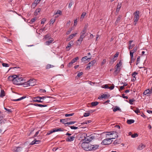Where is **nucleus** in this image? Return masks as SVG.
Segmentation results:
<instances>
[{"instance_id": "obj_2", "label": "nucleus", "mask_w": 152, "mask_h": 152, "mask_svg": "<svg viewBox=\"0 0 152 152\" xmlns=\"http://www.w3.org/2000/svg\"><path fill=\"white\" fill-rule=\"evenodd\" d=\"M105 137H108V136H109V138H111L112 137L113 138L112 139H115L118 137V133L116 132L112 131L109 132H106Z\"/></svg>"}, {"instance_id": "obj_51", "label": "nucleus", "mask_w": 152, "mask_h": 152, "mask_svg": "<svg viewBox=\"0 0 152 152\" xmlns=\"http://www.w3.org/2000/svg\"><path fill=\"white\" fill-rule=\"evenodd\" d=\"M39 130L38 131H37L36 132L35 134L34 135L33 138H34L35 137L37 136V135L39 134Z\"/></svg>"}, {"instance_id": "obj_21", "label": "nucleus", "mask_w": 152, "mask_h": 152, "mask_svg": "<svg viewBox=\"0 0 152 152\" xmlns=\"http://www.w3.org/2000/svg\"><path fill=\"white\" fill-rule=\"evenodd\" d=\"M151 91H150L149 89H147L145 90L143 93V94L144 95H146L148 94H151Z\"/></svg>"}, {"instance_id": "obj_56", "label": "nucleus", "mask_w": 152, "mask_h": 152, "mask_svg": "<svg viewBox=\"0 0 152 152\" xmlns=\"http://www.w3.org/2000/svg\"><path fill=\"white\" fill-rule=\"evenodd\" d=\"M138 74V73L136 72H134L132 74V75L133 76V77H135V76L136 75Z\"/></svg>"}, {"instance_id": "obj_11", "label": "nucleus", "mask_w": 152, "mask_h": 152, "mask_svg": "<svg viewBox=\"0 0 152 152\" xmlns=\"http://www.w3.org/2000/svg\"><path fill=\"white\" fill-rule=\"evenodd\" d=\"M75 136H68L66 139V141L67 142H71L73 141L75 138Z\"/></svg>"}, {"instance_id": "obj_64", "label": "nucleus", "mask_w": 152, "mask_h": 152, "mask_svg": "<svg viewBox=\"0 0 152 152\" xmlns=\"http://www.w3.org/2000/svg\"><path fill=\"white\" fill-rule=\"evenodd\" d=\"M106 60L105 59H104L103 60L101 63V65L102 66L105 64L106 63Z\"/></svg>"}, {"instance_id": "obj_61", "label": "nucleus", "mask_w": 152, "mask_h": 152, "mask_svg": "<svg viewBox=\"0 0 152 152\" xmlns=\"http://www.w3.org/2000/svg\"><path fill=\"white\" fill-rule=\"evenodd\" d=\"M120 108L118 107H115L113 109L114 112H115L118 110H119Z\"/></svg>"}, {"instance_id": "obj_28", "label": "nucleus", "mask_w": 152, "mask_h": 152, "mask_svg": "<svg viewBox=\"0 0 152 152\" xmlns=\"http://www.w3.org/2000/svg\"><path fill=\"white\" fill-rule=\"evenodd\" d=\"M134 120L133 119L128 120L127 121V123L128 124H130L134 122Z\"/></svg>"}, {"instance_id": "obj_46", "label": "nucleus", "mask_w": 152, "mask_h": 152, "mask_svg": "<svg viewBox=\"0 0 152 152\" xmlns=\"http://www.w3.org/2000/svg\"><path fill=\"white\" fill-rule=\"evenodd\" d=\"M39 91L41 93H45L46 91L45 90L43 89H40L39 90Z\"/></svg>"}, {"instance_id": "obj_58", "label": "nucleus", "mask_w": 152, "mask_h": 152, "mask_svg": "<svg viewBox=\"0 0 152 152\" xmlns=\"http://www.w3.org/2000/svg\"><path fill=\"white\" fill-rule=\"evenodd\" d=\"M88 83L92 86H94L95 84V83L94 82H92L90 81H89L88 82Z\"/></svg>"}, {"instance_id": "obj_36", "label": "nucleus", "mask_w": 152, "mask_h": 152, "mask_svg": "<svg viewBox=\"0 0 152 152\" xmlns=\"http://www.w3.org/2000/svg\"><path fill=\"white\" fill-rule=\"evenodd\" d=\"M86 13L85 12H83L81 15V17H80V19H83V18H84V17L86 16Z\"/></svg>"}, {"instance_id": "obj_53", "label": "nucleus", "mask_w": 152, "mask_h": 152, "mask_svg": "<svg viewBox=\"0 0 152 152\" xmlns=\"http://www.w3.org/2000/svg\"><path fill=\"white\" fill-rule=\"evenodd\" d=\"M90 115V113L89 112H87L84 113V117H87L89 116Z\"/></svg>"}, {"instance_id": "obj_31", "label": "nucleus", "mask_w": 152, "mask_h": 152, "mask_svg": "<svg viewBox=\"0 0 152 152\" xmlns=\"http://www.w3.org/2000/svg\"><path fill=\"white\" fill-rule=\"evenodd\" d=\"M83 40L81 39H80V38H79L77 40V45H80L82 43V41Z\"/></svg>"}, {"instance_id": "obj_33", "label": "nucleus", "mask_w": 152, "mask_h": 152, "mask_svg": "<svg viewBox=\"0 0 152 152\" xmlns=\"http://www.w3.org/2000/svg\"><path fill=\"white\" fill-rule=\"evenodd\" d=\"M40 100H42V99L44 100L45 99H46L47 98H51V97L50 96H42V97H40L39 96V97H38Z\"/></svg>"}, {"instance_id": "obj_63", "label": "nucleus", "mask_w": 152, "mask_h": 152, "mask_svg": "<svg viewBox=\"0 0 152 152\" xmlns=\"http://www.w3.org/2000/svg\"><path fill=\"white\" fill-rule=\"evenodd\" d=\"M83 74V73L82 72H80L77 73V76L78 77H80L81 75H82Z\"/></svg>"}, {"instance_id": "obj_23", "label": "nucleus", "mask_w": 152, "mask_h": 152, "mask_svg": "<svg viewBox=\"0 0 152 152\" xmlns=\"http://www.w3.org/2000/svg\"><path fill=\"white\" fill-rule=\"evenodd\" d=\"M21 85H23L24 87H27L29 86V83L28 81L26 82L21 83Z\"/></svg>"}, {"instance_id": "obj_54", "label": "nucleus", "mask_w": 152, "mask_h": 152, "mask_svg": "<svg viewBox=\"0 0 152 152\" xmlns=\"http://www.w3.org/2000/svg\"><path fill=\"white\" fill-rule=\"evenodd\" d=\"M135 100L134 99H131L129 100V102L130 104H133V102Z\"/></svg>"}, {"instance_id": "obj_20", "label": "nucleus", "mask_w": 152, "mask_h": 152, "mask_svg": "<svg viewBox=\"0 0 152 152\" xmlns=\"http://www.w3.org/2000/svg\"><path fill=\"white\" fill-rule=\"evenodd\" d=\"M133 41L131 40V41H130L129 42V49H132V48L133 47H134L135 46V45L134 44H133V45H131L132 42Z\"/></svg>"}, {"instance_id": "obj_13", "label": "nucleus", "mask_w": 152, "mask_h": 152, "mask_svg": "<svg viewBox=\"0 0 152 152\" xmlns=\"http://www.w3.org/2000/svg\"><path fill=\"white\" fill-rule=\"evenodd\" d=\"M145 147V145L142 143H141L138 146L137 149L138 150H141L144 148Z\"/></svg>"}, {"instance_id": "obj_4", "label": "nucleus", "mask_w": 152, "mask_h": 152, "mask_svg": "<svg viewBox=\"0 0 152 152\" xmlns=\"http://www.w3.org/2000/svg\"><path fill=\"white\" fill-rule=\"evenodd\" d=\"M134 25H136L137 24V22L139 18V12L138 11H136L134 13Z\"/></svg>"}, {"instance_id": "obj_10", "label": "nucleus", "mask_w": 152, "mask_h": 152, "mask_svg": "<svg viewBox=\"0 0 152 152\" xmlns=\"http://www.w3.org/2000/svg\"><path fill=\"white\" fill-rule=\"evenodd\" d=\"M50 132V133L51 134V133L58 131H63V130H62L61 128H54L50 130L49 131Z\"/></svg>"}, {"instance_id": "obj_16", "label": "nucleus", "mask_w": 152, "mask_h": 152, "mask_svg": "<svg viewBox=\"0 0 152 152\" xmlns=\"http://www.w3.org/2000/svg\"><path fill=\"white\" fill-rule=\"evenodd\" d=\"M94 60L93 61H92L90 62L87 65L86 68L88 69L91 66H93L94 64Z\"/></svg>"}, {"instance_id": "obj_32", "label": "nucleus", "mask_w": 152, "mask_h": 152, "mask_svg": "<svg viewBox=\"0 0 152 152\" xmlns=\"http://www.w3.org/2000/svg\"><path fill=\"white\" fill-rule=\"evenodd\" d=\"M79 58L78 57H76L72 60L71 61L73 64L77 61L78 59Z\"/></svg>"}, {"instance_id": "obj_38", "label": "nucleus", "mask_w": 152, "mask_h": 152, "mask_svg": "<svg viewBox=\"0 0 152 152\" xmlns=\"http://www.w3.org/2000/svg\"><path fill=\"white\" fill-rule=\"evenodd\" d=\"M84 34L81 33H80V39H82L83 40V38L85 37V35Z\"/></svg>"}, {"instance_id": "obj_7", "label": "nucleus", "mask_w": 152, "mask_h": 152, "mask_svg": "<svg viewBox=\"0 0 152 152\" xmlns=\"http://www.w3.org/2000/svg\"><path fill=\"white\" fill-rule=\"evenodd\" d=\"M122 65V63L120 61L115 66V72L118 73L120 70V68H119Z\"/></svg>"}, {"instance_id": "obj_45", "label": "nucleus", "mask_w": 152, "mask_h": 152, "mask_svg": "<svg viewBox=\"0 0 152 152\" xmlns=\"http://www.w3.org/2000/svg\"><path fill=\"white\" fill-rule=\"evenodd\" d=\"M87 28V26H85L84 28L83 29V30L82 31V32L81 33H83L85 34L86 32V29Z\"/></svg>"}, {"instance_id": "obj_47", "label": "nucleus", "mask_w": 152, "mask_h": 152, "mask_svg": "<svg viewBox=\"0 0 152 152\" xmlns=\"http://www.w3.org/2000/svg\"><path fill=\"white\" fill-rule=\"evenodd\" d=\"M2 64L4 67H7L9 66V65L8 64L5 63H3Z\"/></svg>"}, {"instance_id": "obj_39", "label": "nucleus", "mask_w": 152, "mask_h": 152, "mask_svg": "<svg viewBox=\"0 0 152 152\" xmlns=\"http://www.w3.org/2000/svg\"><path fill=\"white\" fill-rule=\"evenodd\" d=\"M84 34L81 33H80V39H82L83 40V38L85 37V35Z\"/></svg>"}, {"instance_id": "obj_50", "label": "nucleus", "mask_w": 152, "mask_h": 152, "mask_svg": "<svg viewBox=\"0 0 152 152\" xmlns=\"http://www.w3.org/2000/svg\"><path fill=\"white\" fill-rule=\"evenodd\" d=\"M70 128L72 129H78V127H77L75 126H69Z\"/></svg>"}, {"instance_id": "obj_3", "label": "nucleus", "mask_w": 152, "mask_h": 152, "mask_svg": "<svg viewBox=\"0 0 152 152\" xmlns=\"http://www.w3.org/2000/svg\"><path fill=\"white\" fill-rule=\"evenodd\" d=\"M14 77H15V78L14 80V84L18 85H21V83H20V82L23 81V78L19 77L18 76L16 75H14Z\"/></svg>"}, {"instance_id": "obj_59", "label": "nucleus", "mask_w": 152, "mask_h": 152, "mask_svg": "<svg viewBox=\"0 0 152 152\" xmlns=\"http://www.w3.org/2000/svg\"><path fill=\"white\" fill-rule=\"evenodd\" d=\"M140 56H138V57L137 58V59L136 65H137L139 63V61H140Z\"/></svg>"}, {"instance_id": "obj_8", "label": "nucleus", "mask_w": 152, "mask_h": 152, "mask_svg": "<svg viewBox=\"0 0 152 152\" xmlns=\"http://www.w3.org/2000/svg\"><path fill=\"white\" fill-rule=\"evenodd\" d=\"M39 97V96L33 97L32 99V102H40L43 103V101L40 100V99L38 98Z\"/></svg>"}, {"instance_id": "obj_12", "label": "nucleus", "mask_w": 152, "mask_h": 152, "mask_svg": "<svg viewBox=\"0 0 152 152\" xmlns=\"http://www.w3.org/2000/svg\"><path fill=\"white\" fill-rule=\"evenodd\" d=\"M28 81L29 83V86H32L34 85V83H35L36 80L35 79H31L29 80Z\"/></svg>"}, {"instance_id": "obj_62", "label": "nucleus", "mask_w": 152, "mask_h": 152, "mask_svg": "<svg viewBox=\"0 0 152 152\" xmlns=\"http://www.w3.org/2000/svg\"><path fill=\"white\" fill-rule=\"evenodd\" d=\"M132 53L131 51H130V56L131 57V59H132V58H133V53Z\"/></svg>"}, {"instance_id": "obj_60", "label": "nucleus", "mask_w": 152, "mask_h": 152, "mask_svg": "<svg viewBox=\"0 0 152 152\" xmlns=\"http://www.w3.org/2000/svg\"><path fill=\"white\" fill-rule=\"evenodd\" d=\"M62 13L61 12V10H58L56 13H55L56 15L59 14L61 15Z\"/></svg>"}, {"instance_id": "obj_15", "label": "nucleus", "mask_w": 152, "mask_h": 152, "mask_svg": "<svg viewBox=\"0 0 152 152\" xmlns=\"http://www.w3.org/2000/svg\"><path fill=\"white\" fill-rule=\"evenodd\" d=\"M15 77H14V75L12 76H10L8 77V79L10 81H12V82L14 84V80L15 79Z\"/></svg>"}, {"instance_id": "obj_52", "label": "nucleus", "mask_w": 152, "mask_h": 152, "mask_svg": "<svg viewBox=\"0 0 152 152\" xmlns=\"http://www.w3.org/2000/svg\"><path fill=\"white\" fill-rule=\"evenodd\" d=\"M73 4V2L72 1H71L70 3H69L68 5V8H70L72 4Z\"/></svg>"}, {"instance_id": "obj_22", "label": "nucleus", "mask_w": 152, "mask_h": 152, "mask_svg": "<svg viewBox=\"0 0 152 152\" xmlns=\"http://www.w3.org/2000/svg\"><path fill=\"white\" fill-rule=\"evenodd\" d=\"M26 97V96H23L22 97H21L19 99H13V100H12L13 101H20L21 100H22L25 98Z\"/></svg>"}, {"instance_id": "obj_43", "label": "nucleus", "mask_w": 152, "mask_h": 152, "mask_svg": "<svg viewBox=\"0 0 152 152\" xmlns=\"http://www.w3.org/2000/svg\"><path fill=\"white\" fill-rule=\"evenodd\" d=\"M113 143V144L114 145H117V144H120V142L118 140H115L114 141V142Z\"/></svg>"}, {"instance_id": "obj_57", "label": "nucleus", "mask_w": 152, "mask_h": 152, "mask_svg": "<svg viewBox=\"0 0 152 152\" xmlns=\"http://www.w3.org/2000/svg\"><path fill=\"white\" fill-rule=\"evenodd\" d=\"M4 109L8 112V113H10L12 112V111L11 109H7L6 107H4Z\"/></svg>"}, {"instance_id": "obj_35", "label": "nucleus", "mask_w": 152, "mask_h": 152, "mask_svg": "<svg viewBox=\"0 0 152 152\" xmlns=\"http://www.w3.org/2000/svg\"><path fill=\"white\" fill-rule=\"evenodd\" d=\"M73 42L72 41H71L68 44V45L66 47V49H67L68 48H69L71 47L72 46L71 44Z\"/></svg>"}, {"instance_id": "obj_25", "label": "nucleus", "mask_w": 152, "mask_h": 152, "mask_svg": "<svg viewBox=\"0 0 152 152\" xmlns=\"http://www.w3.org/2000/svg\"><path fill=\"white\" fill-rule=\"evenodd\" d=\"M22 150V148L20 147H16V149L15 150V152H20Z\"/></svg>"}, {"instance_id": "obj_48", "label": "nucleus", "mask_w": 152, "mask_h": 152, "mask_svg": "<svg viewBox=\"0 0 152 152\" xmlns=\"http://www.w3.org/2000/svg\"><path fill=\"white\" fill-rule=\"evenodd\" d=\"M136 110H134V111L137 114H138V113H140V111L138 109V108H136Z\"/></svg>"}, {"instance_id": "obj_17", "label": "nucleus", "mask_w": 152, "mask_h": 152, "mask_svg": "<svg viewBox=\"0 0 152 152\" xmlns=\"http://www.w3.org/2000/svg\"><path fill=\"white\" fill-rule=\"evenodd\" d=\"M34 105L36 106H38L40 107H47V106L46 105H44L40 104H38L37 103H35L33 104Z\"/></svg>"}, {"instance_id": "obj_19", "label": "nucleus", "mask_w": 152, "mask_h": 152, "mask_svg": "<svg viewBox=\"0 0 152 152\" xmlns=\"http://www.w3.org/2000/svg\"><path fill=\"white\" fill-rule=\"evenodd\" d=\"M44 38L45 40H49L51 39H53L51 38L50 36L48 34H47L44 36Z\"/></svg>"}, {"instance_id": "obj_5", "label": "nucleus", "mask_w": 152, "mask_h": 152, "mask_svg": "<svg viewBox=\"0 0 152 152\" xmlns=\"http://www.w3.org/2000/svg\"><path fill=\"white\" fill-rule=\"evenodd\" d=\"M106 138H107L106 139L103 140L101 142L102 144L104 145H109L112 143V141H110V140L112 139L113 137H112L111 138H108V137Z\"/></svg>"}, {"instance_id": "obj_24", "label": "nucleus", "mask_w": 152, "mask_h": 152, "mask_svg": "<svg viewBox=\"0 0 152 152\" xmlns=\"http://www.w3.org/2000/svg\"><path fill=\"white\" fill-rule=\"evenodd\" d=\"M41 9L39 8L37 9L35 11L34 13L35 15H37L38 13H39L41 11Z\"/></svg>"}, {"instance_id": "obj_18", "label": "nucleus", "mask_w": 152, "mask_h": 152, "mask_svg": "<svg viewBox=\"0 0 152 152\" xmlns=\"http://www.w3.org/2000/svg\"><path fill=\"white\" fill-rule=\"evenodd\" d=\"M53 41V39H51L45 42V45H50L52 42Z\"/></svg>"}, {"instance_id": "obj_42", "label": "nucleus", "mask_w": 152, "mask_h": 152, "mask_svg": "<svg viewBox=\"0 0 152 152\" xmlns=\"http://www.w3.org/2000/svg\"><path fill=\"white\" fill-rule=\"evenodd\" d=\"M137 47H135L133 50H130V51L134 53L137 51Z\"/></svg>"}, {"instance_id": "obj_37", "label": "nucleus", "mask_w": 152, "mask_h": 152, "mask_svg": "<svg viewBox=\"0 0 152 152\" xmlns=\"http://www.w3.org/2000/svg\"><path fill=\"white\" fill-rule=\"evenodd\" d=\"M77 34V33H75L71 34L69 36V38H71V39H72Z\"/></svg>"}, {"instance_id": "obj_27", "label": "nucleus", "mask_w": 152, "mask_h": 152, "mask_svg": "<svg viewBox=\"0 0 152 152\" xmlns=\"http://www.w3.org/2000/svg\"><path fill=\"white\" fill-rule=\"evenodd\" d=\"M5 92L3 90H1V93L0 94V97H3L4 96H5Z\"/></svg>"}, {"instance_id": "obj_6", "label": "nucleus", "mask_w": 152, "mask_h": 152, "mask_svg": "<svg viewBox=\"0 0 152 152\" xmlns=\"http://www.w3.org/2000/svg\"><path fill=\"white\" fill-rule=\"evenodd\" d=\"M106 132H104L100 134L96 133V140L101 141L102 139L103 136H105Z\"/></svg>"}, {"instance_id": "obj_9", "label": "nucleus", "mask_w": 152, "mask_h": 152, "mask_svg": "<svg viewBox=\"0 0 152 152\" xmlns=\"http://www.w3.org/2000/svg\"><path fill=\"white\" fill-rule=\"evenodd\" d=\"M70 120V118H66L64 119H60V122L65 124L66 126H67V124L68 123V121Z\"/></svg>"}, {"instance_id": "obj_26", "label": "nucleus", "mask_w": 152, "mask_h": 152, "mask_svg": "<svg viewBox=\"0 0 152 152\" xmlns=\"http://www.w3.org/2000/svg\"><path fill=\"white\" fill-rule=\"evenodd\" d=\"M121 15H119V16L118 17V18L117 19V20L115 21V25L117 24H118V23L119 22L120 20L121 19Z\"/></svg>"}, {"instance_id": "obj_49", "label": "nucleus", "mask_w": 152, "mask_h": 152, "mask_svg": "<svg viewBox=\"0 0 152 152\" xmlns=\"http://www.w3.org/2000/svg\"><path fill=\"white\" fill-rule=\"evenodd\" d=\"M72 30V28H69L68 31H67L66 32V34L67 35H68L71 32V31Z\"/></svg>"}, {"instance_id": "obj_40", "label": "nucleus", "mask_w": 152, "mask_h": 152, "mask_svg": "<svg viewBox=\"0 0 152 152\" xmlns=\"http://www.w3.org/2000/svg\"><path fill=\"white\" fill-rule=\"evenodd\" d=\"M76 122V121H71L69 122L68 123H66L67 124V126L71 124H74Z\"/></svg>"}, {"instance_id": "obj_1", "label": "nucleus", "mask_w": 152, "mask_h": 152, "mask_svg": "<svg viewBox=\"0 0 152 152\" xmlns=\"http://www.w3.org/2000/svg\"><path fill=\"white\" fill-rule=\"evenodd\" d=\"M94 138V136L91 135L87 136L86 134H84V138L83 139V142L81 144L82 148L85 151L92 150L94 148V145H92L90 142Z\"/></svg>"}, {"instance_id": "obj_30", "label": "nucleus", "mask_w": 152, "mask_h": 152, "mask_svg": "<svg viewBox=\"0 0 152 152\" xmlns=\"http://www.w3.org/2000/svg\"><path fill=\"white\" fill-rule=\"evenodd\" d=\"M107 97V95L106 94H103V95H102L101 96H99L98 98V99H100V98H104L105 99Z\"/></svg>"}, {"instance_id": "obj_41", "label": "nucleus", "mask_w": 152, "mask_h": 152, "mask_svg": "<svg viewBox=\"0 0 152 152\" xmlns=\"http://www.w3.org/2000/svg\"><path fill=\"white\" fill-rule=\"evenodd\" d=\"M74 113H71V114H65V117H69V116H73V115H74Z\"/></svg>"}, {"instance_id": "obj_34", "label": "nucleus", "mask_w": 152, "mask_h": 152, "mask_svg": "<svg viewBox=\"0 0 152 152\" xmlns=\"http://www.w3.org/2000/svg\"><path fill=\"white\" fill-rule=\"evenodd\" d=\"M53 67L54 66L53 65L48 64L46 66V69H49L50 68Z\"/></svg>"}, {"instance_id": "obj_55", "label": "nucleus", "mask_w": 152, "mask_h": 152, "mask_svg": "<svg viewBox=\"0 0 152 152\" xmlns=\"http://www.w3.org/2000/svg\"><path fill=\"white\" fill-rule=\"evenodd\" d=\"M138 136V134L137 133H134V134H132L131 136L133 138H134L136 137H137Z\"/></svg>"}, {"instance_id": "obj_44", "label": "nucleus", "mask_w": 152, "mask_h": 152, "mask_svg": "<svg viewBox=\"0 0 152 152\" xmlns=\"http://www.w3.org/2000/svg\"><path fill=\"white\" fill-rule=\"evenodd\" d=\"M36 19V18H33L30 20V22H29V23H32L35 21Z\"/></svg>"}, {"instance_id": "obj_14", "label": "nucleus", "mask_w": 152, "mask_h": 152, "mask_svg": "<svg viewBox=\"0 0 152 152\" xmlns=\"http://www.w3.org/2000/svg\"><path fill=\"white\" fill-rule=\"evenodd\" d=\"M91 59L90 57H88L87 56H85L82 58L81 60L83 61H84V62L86 61H90Z\"/></svg>"}, {"instance_id": "obj_29", "label": "nucleus", "mask_w": 152, "mask_h": 152, "mask_svg": "<svg viewBox=\"0 0 152 152\" xmlns=\"http://www.w3.org/2000/svg\"><path fill=\"white\" fill-rule=\"evenodd\" d=\"M121 7V3H118L116 9V11L118 12Z\"/></svg>"}]
</instances>
